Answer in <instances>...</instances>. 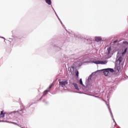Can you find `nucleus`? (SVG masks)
<instances>
[{
	"label": "nucleus",
	"mask_w": 128,
	"mask_h": 128,
	"mask_svg": "<svg viewBox=\"0 0 128 128\" xmlns=\"http://www.w3.org/2000/svg\"><path fill=\"white\" fill-rule=\"evenodd\" d=\"M126 48L124 50V52L122 53V54H126Z\"/></svg>",
	"instance_id": "obj_14"
},
{
	"label": "nucleus",
	"mask_w": 128,
	"mask_h": 128,
	"mask_svg": "<svg viewBox=\"0 0 128 128\" xmlns=\"http://www.w3.org/2000/svg\"><path fill=\"white\" fill-rule=\"evenodd\" d=\"M124 60V58H122V56H120L118 58V60H116V64H120V62H122V60Z\"/></svg>",
	"instance_id": "obj_6"
},
{
	"label": "nucleus",
	"mask_w": 128,
	"mask_h": 128,
	"mask_svg": "<svg viewBox=\"0 0 128 128\" xmlns=\"http://www.w3.org/2000/svg\"><path fill=\"white\" fill-rule=\"evenodd\" d=\"M80 84H81V86H84V84H82V78L80 79Z\"/></svg>",
	"instance_id": "obj_11"
},
{
	"label": "nucleus",
	"mask_w": 128,
	"mask_h": 128,
	"mask_svg": "<svg viewBox=\"0 0 128 128\" xmlns=\"http://www.w3.org/2000/svg\"><path fill=\"white\" fill-rule=\"evenodd\" d=\"M92 62L93 64H108V60H106L104 61L96 60V61H92Z\"/></svg>",
	"instance_id": "obj_2"
},
{
	"label": "nucleus",
	"mask_w": 128,
	"mask_h": 128,
	"mask_svg": "<svg viewBox=\"0 0 128 128\" xmlns=\"http://www.w3.org/2000/svg\"><path fill=\"white\" fill-rule=\"evenodd\" d=\"M68 84V82L67 80H64L62 81L59 82L60 86H61L62 88H64Z\"/></svg>",
	"instance_id": "obj_3"
},
{
	"label": "nucleus",
	"mask_w": 128,
	"mask_h": 128,
	"mask_svg": "<svg viewBox=\"0 0 128 128\" xmlns=\"http://www.w3.org/2000/svg\"><path fill=\"white\" fill-rule=\"evenodd\" d=\"M52 84H51L48 88L47 89V90H45L44 92L43 95L42 96V98H40V100H42V98L43 96H46V94H48V92L50 90V88H52Z\"/></svg>",
	"instance_id": "obj_4"
},
{
	"label": "nucleus",
	"mask_w": 128,
	"mask_h": 128,
	"mask_svg": "<svg viewBox=\"0 0 128 128\" xmlns=\"http://www.w3.org/2000/svg\"><path fill=\"white\" fill-rule=\"evenodd\" d=\"M10 124H16L18 125V124H16V122H10Z\"/></svg>",
	"instance_id": "obj_16"
},
{
	"label": "nucleus",
	"mask_w": 128,
	"mask_h": 128,
	"mask_svg": "<svg viewBox=\"0 0 128 128\" xmlns=\"http://www.w3.org/2000/svg\"><path fill=\"white\" fill-rule=\"evenodd\" d=\"M46 4H52V0H46Z\"/></svg>",
	"instance_id": "obj_10"
},
{
	"label": "nucleus",
	"mask_w": 128,
	"mask_h": 128,
	"mask_svg": "<svg viewBox=\"0 0 128 128\" xmlns=\"http://www.w3.org/2000/svg\"><path fill=\"white\" fill-rule=\"evenodd\" d=\"M78 74H79L78 71H76V76H77V78H78Z\"/></svg>",
	"instance_id": "obj_13"
},
{
	"label": "nucleus",
	"mask_w": 128,
	"mask_h": 128,
	"mask_svg": "<svg viewBox=\"0 0 128 128\" xmlns=\"http://www.w3.org/2000/svg\"><path fill=\"white\" fill-rule=\"evenodd\" d=\"M123 44H127V46H128V42L126 41L123 42Z\"/></svg>",
	"instance_id": "obj_12"
},
{
	"label": "nucleus",
	"mask_w": 128,
	"mask_h": 128,
	"mask_svg": "<svg viewBox=\"0 0 128 128\" xmlns=\"http://www.w3.org/2000/svg\"><path fill=\"white\" fill-rule=\"evenodd\" d=\"M102 71H104V74L106 76H108V72H114V70L112 68H106V69H103L101 70Z\"/></svg>",
	"instance_id": "obj_1"
},
{
	"label": "nucleus",
	"mask_w": 128,
	"mask_h": 128,
	"mask_svg": "<svg viewBox=\"0 0 128 128\" xmlns=\"http://www.w3.org/2000/svg\"><path fill=\"white\" fill-rule=\"evenodd\" d=\"M111 50H112V48L111 47H109L107 48L106 54H108V56H108V58H106L108 59V58H110V54Z\"/></svg>",
	"instance_id": "obj_5"
},
{
	"label": "nucleus",
	"mask_w": 128,
	"mask_h": 128,
	"mask_svg": "<svg viewBox=\"0 0 128 128\" xmlns=\"http://www.w3.org/2000/svg\"><path fill=\"white\" fill-rule=\"evenodd\" d=\"M73 85L74 86L76 90H79L78 86V84L76 83H73Z\"/></svg>",
	"instance_id": "obj_9"
},
{
	"label": "nucleus",
	"mask_w": 128,
	"mask_h": 128,
	"mask_svg": "<svg viewBox=\"0 0 128 128\" xmlns=\"http://www.w3.org/2000/svg\"><path fill=\"white\" fill-rule=\"evenodd\" d=\"M95 40L96 42H102V38H100V37H96V38H95Z\"/></svg>",
	"instance_id": "obj_8"
},
{
	"label": "nucleus",
	"mask_w": 128,
	"mask_h": 128,
	"mask_svg": "<svg viewBox=\"0 0 128 128\" xmlns=\"http://www.w3.org/2000/svg\"><path fill=\"white\" fill-rule=\"evenodd\" d=\"M0 122H8L7 121H4V120H0Z\"/></svg>",
	"instance_id": "obj_15"
},
{
	"label": "nucleus",
	"mask_w": 128,
	"mask_h": 128,
	"mask_svg": "<svg viewBox=\"0 0 128 128\" xmlns=\"http://www.w3.org/2000/svg\"><path fill=\"white\" fill-rule=\"evenodd\" d=\"M118 42V40H116L114 41L113 42H114V44H116V43Z\"/></svg>",
	"instance_id": "obj_17"
},
{
	"label": "nucleus",
	"mask_w": 128,
	"mask_h": 128,
	"mask_svg": "<svg viewBox=\"0 0 128 128\" xmlns=\"http://www.w3.org/2000/svg\"><path fill=\"white\" fill-rule=\"evenodd\" d=\"M4 118V111H1L0 114V118Z\"/></svg>",
	"instance_id": "obj_7"
}]
</instances>
